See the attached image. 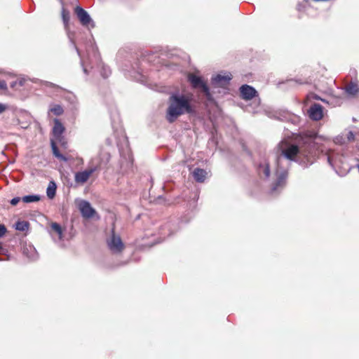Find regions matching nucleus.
Listing matches in <instances>:
<instances>
[{
	"mask_svg": "<svg viewBox=\"0 0 359 359\" xmlns=\"http://www.w3.org/2000/svg\"><path fill=\"white\" fill-rule=\"evenodd\" d=\"M241 97L245 100H250L257 96V90L252 86L245 84L240 88Z\"/></svg>",
	"mask_w": 359,
	"mask_h": 359,
	"instance_id": "obj_9",
	"label": "nucleus"
},
{
	"mask_svg": "<svg viewBox=\"0 0 359 359\" xmlns=\"http://www.w3.org/2000/svg\"><path fill=\"white\" fill-rule=\"evenodd\" d=\"M347 139L348 140V141L354 140L355 136H354V134L353 133V132H351V131L348 132V133L347 135Z\"/></svg>",
	"mask_w": 359,
	"mask_h": 359,
	"instance_id": "obj_27",
	"label": "nucleus"
},
{
	"mask_svg": "<svg viewBox=\"0 0 359 359\" xmlns=\"http://www.w3.org/2000/svg\"><path fill=\"white\" fill-rule=\"evenodd\" d=\"M316 136L317 135L314 132H307L300 134L297 138L301 154L307 158L316 154L318 149V144L315 142Z\"/></svg>",
	"mask_w": 359,
	"mask_h": 359,
	"instance_id": "obj_2",
	"label": "nucleus"
},
{
	"mask_svg": "<svg viewBox=\"0 0 359 359\" xmlns=\"http://www.w3.org/2000/svg\"><path fill=\"white\" fill-rule=\"evenodd\" d=\"M51 229L59 235L60 238H62V230L60 224L56 222H53L51 224Z\"/></svg>",
	"mask_w": 359,
	"mask_h": 359,
	"instance_id": "obj_23",
	"label": "nucleus"
},
{
	"mask_svg": "<svg viewBox=\"0 0 359 359\" xmlns=\"http://www.w3.org/2000/svg\"><path fill=\"white\" fill-rule=\"evenodd\" d=\"M50 111L55 116H60L64 113V109L61 105L54 104L50 107Z\"/></svg>",
	"mask_w": 359,
	"mask_h": 359,
	"instance_id": "obj_21",
	"label": "nucleus"
},
{
	"mask_svg": "<svg viewBox=\"0 0 359 359\" xmlns=\"http://www.w3.org/2000/svg\"><path fill=\"white\" fill-rule=\"evenodd\" d=\"M20 201V197H15V198H13L11 201V204L12 205H16Z\"/></svg>",
	"mask_w": 359,
	"mask_h": 359,
	"instance_id": "obj_26",
	"label": "nucleus"
},
{
	"mask_svg": "<svg viewBox=\"0 0 359 359\" xmlns=\"http://www.w3.org/2000/svg\"><path fill=\"white\" fill-rule=\"evenodd\" d=\"M65 128L63 124L57 118L54 120V126L53 128V134L56 140L61 141L62 135Z\"/></svg>",
	"mask_w": 359,
	"mask_h": 359,
	"instance_id": "obj_12",
	"label": "nucleus"
},
{
	"mask_svg": "<svg viewBox=\"0 0 359 359\" xmlns=\"http://www.w3.org/2000/svg\"><path fill=\"white\" fill-rule=\"evenodd\" d=\"M29 224L26 221H18L15 224V229L18 231H25L28 230Z\"/></svg>",
	"mask_w": 359,
	"mask_h": 359,
	"instance_id": "obj_19",
	"label": "nucleus"
},
{
	"mask_svg": "<svg viewBox=\"0 0 359 359\" xmlns=\"http://www.w3.org/2000/svg\"><path fill=\"white\" fill-rule=\"evenodd\" d=\"M22 200L25 203H32L39 201L40 200V197L37 195H29L22 197Z\"/></svg>",
	"mask_w": 359,
	"mask_h": 359,
	"instance_id": "obj_22",
	"label": "nucleus"
},
{
	"mask_svg": "<svg viewBox=\"0 0 359 359\" xmlns=\"http://www.w3.org/2000/svg\"><path fill=\"white\" fill-rule=\"evenodd\" d=\"M231 79V78L229 76L217 74L215 77L212 78V83L216 87H224L229 84Z\"/></svg>",
	"mask_w": 359,
	"mask_h": 359,
	"instance_id": "obj_11",
	"label": "nucleus"
},
{
	"mask_svg": "<svg viewBox=\"0 0 359 359\" xmlns=\"http://www.w3.org/2000/svg\"><path fill=\"white\" fill-rule=\"evenodd\" d=\"M7 250L0 245V255H6Z\"/></svg>",
	"mask_w": 359,
	"mask_h": 359,
	"instance_id": "obj_29",
	"label": "nucleus"
},
{
	"mask_svg": "<svg viewBox=\"0 0 359 359\" xmlns=\"http://www.w3.org/2000/svg\"><path fill=\"white\" fill-rule=\"evenodd\" d=\"M7 231L4 224H0V238L3 237Z\"/></svg>",
	"mask_w": 359,
	"mask_h": 359,
	"instance_id": "obj_24",
	"label": "nucleus"
},
{
	"mask_svg": "<svg viewBox=\"0 0 359 359\" xmlns=\"http://www.w3.org/2000/svg\"><path fill=\"white\" fill-rule=\"evenodd\" d=\"M191 95H172L168 100L166 120L172 123L183 114H195L196 107L191 104Z\"/></svg>",
	"mask_w": 359,
	"mask_h": 359,
	"instance_id": "obj_1",
	"label": "nucleus"
},
{
	"mask_svg": "<svg viewBox=\"0 0 359 359\" xmlns=\"http://www.w3.org/2000/svg\"><path fill=\"white\" fill-rule=\"evenodd\" d=\"M7 89V83L4 80H0V90H6Z\"/></svg>",
	"mask_w": 359,
	"mask_h": 359,
	"instance_id": "obj_25",
	"label": "nucleus"
},
{
	"mask_svg": "<svg viewBox=\"0 0 359 359\" xmlns=\"http://www.w3.org/2000/svg\"><path fill=\"white\" fill-rule=\"evenodd\" d=\"M257 171L259 175L263 174L265 177H269L271 173L269 163L265 161L263 164H260Z\"/></svg>",
	"mask_w": 359,
	"mask_h": 359,
	"instance_id": "obj_16",
	"label": "nucleus"
},
{
	"mask_svg": "<svg viewBox=\"0 0 359 359\" xmlns=\"http://www.w3.org/2000/svg\"><path fill=\"white\" fill-rule=\"evenodd\" d=\"M79 210L83 217L89 219L93 217L95 213V210L91 207L90 203L86 201H81L78 204Z\"/></svg>",
	"mask_w": 359,
	"mask_h": 359,
	"instance_id": "obj_4",
	"label": "nucleus"
},
{
	"mask_svg": "<svg viewBox=\"0 0 359 359\" xmlns=\"http://www.w3.org/2000/svg\"><path fill=\"white\" fill-rule=\"evenodd\" d=\"M108 245L114 252H121L125 248L120 236L115 235L114 232L110 241L108 242Z\"/></svg>",
	"mask_w": 359,
	"mask_h": 359,
	"instance_id": "obj_7",
	"label": "nucleus"
},
{
	"mask_svg": "<svg viewBox=\"0 0 359 359\" xmlns=\"http://www.w3.org/2000/svg\"><path fill=\"white\" fill-rule=\"evenodd\" d=\"M56 184L54 182H50L47 188L46 194L48 198H53L55 196Z\"/></svg>",
	"mask_w": 359,
	"mask_h": 359,
	"instance_id": "obj_18",
	"label": "nucleus"
},
{
	"mask_svg": "<svg viewBox=\"0 0 359 359\" xmlns=\"http://www.w3.org/2000/svg\"><path fill=\"white\" fill-rule=\"evenodd\" d=\"M6 109V107L4 104L0 103V114L3 113Z\"/></svg>",
	"mask_w": 359,
	"mask_h": 359,
	"instance_id": "obj_28",
	"label": "nucleus"
},
{
	"mask_svg": "<svg viewBox=\"0 0 359 359\" xmlns=\"http://www.w3.org/2000/svg\"><path fill=\"white\" fill-rule=\"evenodd\" d=\"M299 154H301L299 145L288 144L282 149V154L290 161H294Z\"/></svg>",
	"mask_w": 359,
	"mask_h": 359,
	"instance_id": "obj_5",
	"label": "nucleus"
},
{
	"mask_svg": "<svg viewBox=\"0 0 359 359\" xmlns=\"http://www.w3.org/2000/svg\"><path fill=\"white\" fill-rule=\"evenodd\" d=\"M208 172L202 168H196L192 172V176L196 182L203 183L208 177Z\"/></svg>",
	"mask_w": 359,
	"mask_h": 359,
	"instance_id": "obj_13",
	"label": "nucleus"
},
{
	"mask_svg": "<svg viewBox=\"0 0 359 359\" xmlns=\"http://www.w3.org/2000/svg\"><path fill=\"white\" fill-rule=\"evenodd\" d=\"M74 12L83 26H88L90 23H92V27H94L91 18L83 8L80 6H76L74 9Z\"/></svg>",
	"mask_w": 359,
	"mask_h": 359,
	"instance_id": "obj_6",
	"label": "nucleus"
},
{
	"mask_svg": "<svg viewBox=\"0 0 359 359\" xmlns=\"http://www.w3.org/2000/svg\"><path fill=\"white\" fill-rule=\"evenodd\" d=\"M309 117L314 121H319L323 117V107L320 104H313L309 110Z\"/></svg>",
	"mask_w": 359,
	"mask_h": 359,
	"instance_id": "obj_10",
	"label": "nucleus"
},
{
	"mask_svg": "<svg viewBox=\"0 0 359 359\" xmlns=\"http://www.w3.org/2000/svg\"><path fill=\"white\" fill-rule=\"evenodd\" d=\"M51 149H52L53 155L56 158H57L59 160H60L62 161H65V162L69 161V158L68 157L60 154L59 149L57 148L55 142L53 140L51 141Z\"/></svg>",
	"mask_w": 359,
	"mask_h": 359,
	"instance_id": "obj_15",
	"label": "nucleus"
},
{
	"mask_svg": "<svg viewBox=\"0 0 359 359\" xmlns=\"http://www.w3.org/2000/svg\"><path fill=\"white\" fill-rule=\"evenodd\" d=\"M346 91L348 94L355 95L359 91V88L356 83L351 82L346 86Z\"/></svg>",
	"mask_w": 359,
	"mask_h": 359,
	"instance_id": "obj_17",
	"label": "nucleus"
},
{
	"mask_svg": "<svg viewBox=\"0 0 359 359\" xmlns=\"http://www.w3.org/2000/svg\"><path fill=\"white\" fill-rule=\"evenodd\" d=\"M96 170V168H90L81 172H78L75 174L74 180L78 184L86 183L92 175V174Z\"/></svg>",
	"mask_w": 359,
	"mask_h": 359,
	"instance_id": "obj_8",
	"label": "nucleus"
},
{
	"mask_svg": "<svg viewBox=\"0 0 359 359\" xmlns=\"http://www.w3.org/2000/svg\"><path fill=\"white\" fill-rule=\"evenodd\" d=\"M287 176H288V172L287 171L285 170V171H283L282 172H280L278 175L276 182L274 183L273 189L274 190H277L278 189L284 187L286 183V180L287 178Z\"/></svg>",
	"mask_w": 359,
	"mask_h": 359,
	"instance_id": "obj_14",
	"label": "nucleus"
},
{
	"mask_svg": "<svg viewBox=\"0 0 359 359\" xmlns=\"http://www.w3.org/2000/svg\"><path fill=\"white\" fill-rule=\"evenodd\" d=\"M62 21L64 22V25H65V27L66 29L68 28L69 27V19H70V15H69V12L65 9V8H62Z\"/></svg>",
	"mask_w": 359,
	"mask_h": 359,
	"instance_id": "obj_20",
	"label": "nucleus"
},
{
	"mask_svg": "<svg viewBox=\"0 0 359 359\" xmlns=\"http://www.w3.org/2000/svg\"><path fill=\"white\" fill-rule=\"evenodd\" d=\"M188 81L191 83L193 88H201L205 93L207 98L210 99L211 95L210 90L206 83L203 81L201 77L195 75L194 74H189L187 76Z\"/></svg>",
	"mask_w": 359,
	"mask_h": 359,
	"instance_id": "obj_3",
	"label": "nucleus"
}]
</instances>
